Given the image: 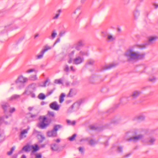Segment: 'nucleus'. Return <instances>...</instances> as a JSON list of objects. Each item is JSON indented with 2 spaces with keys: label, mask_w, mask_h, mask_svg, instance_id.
I'll use <instances>...</instances> for the list:
<instances>
[{
  "label": "nucleus",
  "mask_w": 158,
  "mask_h": 158,
  "mask_svg": "<svg viewBox=\"0 0 158 158\" xmlns=\"http://www.w3.org/2000/svg\"><path fill=\"white\" fill-rule=\"evenodd\" d=\"M138 118L139 119L143 120L144 119V118L143 116H139L138 117Z\"/></svg>",
  "instance_id": "nucleus-53"
},
{
  "label": "nucleus",
  "mask_w": 158,
  "mask_h": 158,
  "mask_svg": "<svg viewBox=\"0 0 158 158\" xmlns=\"http://www.w3.org/2000/svg\"><path fill=\"white\" fill-rule=\"evenodd\" d=\"M76 122L75 121H71V124L73 125H74L75 124Z\"/></svg>",
  "instance_id": "nucleus-59"
},
{
  "label": "nucleus",
  "mask_w": 158,
  "mask_h": 158,
  "mask_svg": "<svg viewBox=\"0 0 158 158\" xmlns=\"http://www.w3.org/2000/svg\"><path fill=\"white\" fill-rule=\"evenodd\" d=\"M30 79L33 81H35L37 79V77L36 75H33L29 77Z\"/></svg>",
  "instance_id": "nucleus-35"
},
{
  "label": "nucleus",
  "mask_w": 158,
  "mask_h": 158,
  "mask_svg": "<svg viewBox=\"0 0 158 158\" xmlns=\"http://www.w3.org/2000/svg\"><path fill=\"white\" fill-rule=\"evenodd\" d=\"M15 110V108L13 107L10 110V113H12L14 112Z\"/></svg>",
  "instance_id": "nucleus-50"
},
{
  "label": "nucleus",
  "mask_w": 158,
  "mask_h": 158,
  "mask_svg": "<svg viewBox=\"0 0 158 158\" xmlns=\"http://www.w3.org/2000/svg\"><path fill=\"white\" fill-rule=\"evenodd\" d=\"M36 84L35 83H33L30 84L26 88L25 91L23 93V94L30 95L35 90Z\"/></svg>",
  "instance_id": "nucleus-4"
},
{
  "label": "nucleus",
  "mask_w": 158,
  "mask_h": 158,
  "mask_svg": "<svg viewBox=\"0 0 158 158\" xmlns=\"http://www.w3.org/2000/svg\"><path fill=\"white\" fill-rule=\"evenodd\" d=\"M15 147L14 146L12 147L10 151L9 152H7V154L9 156L11 155L12 154L13 152L15 150Z\"/></svg>",
  "instance_id": "nucleus-34"
},
{
  "label": "nucleus",
  "mask_w": 158,
  "mask_h": 158,
  "mask_svg": "<svg viewBox=\"0 0 158 158\" xmlns=\"http://www.w3.org/2000/svg\"><path fill=\"white\" fill-rule=\"evenodd\" d=\"M31 148L33 149L32 152H36L39 149L38 146V145L36 144H35V146H32Z\"/></svg>",
  "instance_id": "nucleus-28"
},
{
  "label": "nucleus",
  "mask_w": 158,
  "mask_h": 158,
  "mask_svg": "<svg viewBox=\"0 0 158 158\" xmlns=\"http://www.w3.org/2000/svg\"><path fill=\"white\" fill-rule=\"evenodd\" d=\"M51 47L50 46H47L45 47V48L43 49L42 51H44V52H45L46 51H47L48 50L50 49L51 48Z\"/></svg>",
  "instance_id": "nucleus-39"
},
{
  "label": "nucleus",
  "mask_w": 158,
  "mask_h": 158,
  "mask_svg": "<svg viewBox=\"0 0 158 158\" xmlns=\"http://www.w3.org/2000/svg\"><path fill=\"white\" fill-rule=\"evenodd\" d=\"M33 109V107H29L28 108V110L29 111H31Z\"/></svg>",
  "instance_id": "nucleus-63"
},
{
  "label": "nucleus",
  "mask_w": 158,
  "mask_h": 158,
  "mask_svg": "<svg viewBox=\"0 0 158 158\" xmlns=\"http://www.w3.org/2000/svg\"><path fill=\"white\" fill-rule=\"evenodd\" d=\"M158 37L157 36L150 37L149 39L148 44H151L154 43L157 39Z\"/></svg>",
  "instance_id": "nucleus-15"
},
{
  "label": "nucleus",
  "mask_w": 158,
  "mask_h": 158,
  "mask_svg": "<svg viewBox=\"0 0 158 158\" xmlns=\"http://www.w3.org/2000/svg\"><path fill=\"white\" fill-rule=\"evenodd\" d=\"M62 127V126L61 125H54L53 130L56 132H57V131L58 130V129Z\"/></svg>",
  "instance_id": "nucleus-23"
},
{
  "label": "nucleus",
  "mask_w": 158,
  "mask_h": 158,
  "mask_svg": "<svg viewBox=\"0 0 158 158\" xmlns=\"http://www.w3.org/2000/svg\"><path fill=\"white\" fill-rule=\"evenodd\" d=\"M70 69H71L72 71H75V69L73 68V66H71V67H70Z\"/></svg>",
  "instance_id": "nucleus-60"
},
{
  "label": "nucleus",
  "mask_w": 158,
  "mask_h": 158,
  "mask_svg": "<svg viewBox=\"0 0 158 158\" xmlns=\"http://www.w3.org/2000/svg\"><path fill=\"white\" fill-rule=\"evenodd\" d=\"M51 148L52 151H57L59 149V146L58 144L53 143L51 145Z\"/></svg>",
  "instance_id": "nucleus-17"
},
{
  "label": "nucleus",
  "mask_w": 158,
  "mask_h": 158,
  "mask_svg": "<svg viewBox=\"0 0 158 158\" xmlns=\"http://www.w3.org/2000/svg\"><path fill=\"white\" fill-rule=\"evenodd\" d=\"M28 80V79L27 78L24 77L22 76L19 77L15 81L18 88L19 89H21L23 88L24 86L23 83L27 82Z\"/></svg>",
  "instance_id": "nucleus-3"
},
{
  "label": "nucleus",
  "mask_w": 158,
  "mask_h": 158,
  "mask_svg": "<svg viewBox=\"0 0 158 158\" xmlns=\"http://www.w3.org/2000/svg\"><path fill=\"white\" fill-rule=\"evenodd\" d=\"M35 158H42V155L41 154H35Z\"/></svg>",
  "instance_id": "nucleus-45"
},
{
  "label": "nucleus",
  "mask_w": 158,
  "mask_h": 158,
  "mask_svg": "<svg viewBox=\"0 0 158 158\" xmlns=\"http://www.w3.org/2000/svg\"><path fill=\"white\" fill-rule=\"evenodd\" d=\"M77 135L76 134H74L72 136L70 137L69 138V139L70 141H73L75 137Z\"/></svg>",
  "instance_id": "nucleus-38"
},
{
  "label": "nucleus",
  "mask_w": 158,
  "mask_h": 158,
  "mask_svg": "<svg viewBox=\"0 0 158 158\" xmlns=\"http://www.w3.org/2000/svg\"><path fill=\"white\" fill-rule=\"evenodd\" d=\"M107 38L110 41H112L114 40V38L111 35H108Z\"/></svg>",
  "instance_id": "nucleus-41"
},
{
  "label": "nucleus",
  "mask_w": 158,
  "mask_h": 158,
  "mask_svg": "<svg viewBox=\"0 0 158 158\" xmlns=\"http://www.w3.org/2000/svg\"><path fill=\"white\" fill-rule=\"evenodd\" d=\"M89 138H86V140L88 141L89 143L91 146H93L97 143V142L95 140L91 139L89 140Z\"/></svg>",
  "instance_id": "nucleus-18"
},
{
  "label": "nucleus",
  "mask_w": 158,
  "mask_h": 158,
  "mask_svg": "<svg viewBox=\"0 0 158 158\" xmlns=\"http://www.w3.org/2000/svg\"><path fill=\"white\" fill-rule=\"evenodd\" d=\"M137 134V132L135 131L134 135L128 139L127 140L128 141H133L134 142H136L143 138V135H142L140 134L136 136Z\"/></svg>",
  "instance_id": "nucleus-6"
},
{
  "label": "nucleus",
  "mask_w": 158,
  "mask_h": 158,
  "mask_svg": "<svg viewBox=\"0 0 158 158\" xmlns=\"http://www.w3.org/2000/svg\"><path fill=\"white\" fill-rule=\"evenodd\" d=\"M75 53V51H73L71 52L69 54V57H73Z\"/></svg>",
  "instance_id": "nucleus-43"
},
{
  "label": "nucleus",
  "mask_w": 158,
  "mask_h": 158,
  "mask_svg": "<svg viewBox=\"0 0 158 158\" xmlns=\"http://www.w3.org/2000/svg\"><path fill=\"white\" fill-rule=\"evenodd\" d=\"M20 96L17 94H14L10 98V100H12L14 99L19 98Z\"/></svg>",
  "instance_id": "nucleus-30"
},
{
  "label": "nucleus",
  "mask_w": 158,
  "mask_h": 158,
  "mask_svg": "<svg viewBox=\"0 0 158 158\" xmlns=\"http://www.w3.org/2000/svg\"><path fill=\"white\" fill-rule=\"evenodd\" d=\"M40 122L38 124V127L42 129L46 128L51 123L52 119L51 118H47L45 116H40L39 118Z\"/></svg>",
  "instance_id": "nucleus-2"
},
{
  "label": "nucleus",
  "mask_w": 158,
  "mask_h": 158,
  "mask_svg": "<svg viewBox=\"0 0 158 158\" xmlns=\"http://www.w3.org/2000/svg\"><path fill=\"white\" fill-rule=\"evenodd\" d=\"M82 8L81 6H79L77 7L76 10H75L72 14V16L73 17H74V15H76L77 13L76 18L77 19L81 14V9Z\"/></svg>",
  "instance_id": "nucleus-9"
},
{
  "label": "nucleus",
  "mask_w": 158,
  "mask_h": 158,
  "mask_svg": "<svg viewBox=\"0 0 158 158\" xmlns=\"http://www.w3.org/2000/svg\"><path fill=\"white\" fill-rule=\"evenodd\" d=\"M155 139L153 138H151L148 140L146 141V142L149 144L152 145L154 144Z\"/></svg>",
  "instance_id": "nucleus-25"
},
{
  "label": "nucleus",
  "mask_w": 158,
  "mask_h": 158,
  "mask_svg": "<svg viewBox=\"0 0 158 158\" xmlns=\"http://www.w3.org/2000/svg\"><path fill=\"white\" fill-rule=\"evenodd\" d=\"M21 158H26V157L25 155L23 154L22 155Z\"/></svg>",
  "instance_id": "nucleus-64"
},
{
  "label": "nucleus",
  "mask_w": 158,
  "mask_h": 158,
  "mask_svg": "<svg viewBox=\"0 0 158 158\" xmlns=\"http://www.w3.org/2000/svg\"><path fill=\"white\" fill-rule=\"evenodd\" d=\"M134 17L137 19L139 15V11L137 10H135L133 12Z\"/></svg>",
  "instance_id": "nucleus-29"
},
{
  "label": "nucleus",
  "mask_w": 158,
  "mask_h": 158,
  "mask_svg": "<svg viewBox=\"0 0 158 158\" xmlns=\"http://www.w3.org/2000/svg\"><path fill=\"white\" fill-rule=\"evenodd\" d=\"M3 120V118L2 117L0 116V126L2 124Z\"/></svg>",
  "instance_id": "nucleus-52"
},
{
  "label": "nucleus",
  "mask_w": 158,
  "mask_h": 158,
  "mask_svg": "<svg viewBox=\"0 0 158 158\" xmlns=\"http://www.w3.org/2000/svg\"><path fill=\"white\" fill-rule=\"evenodd\" d=\"M28 129H25L21 132L19 135V138L20 140H21L26 137V134L28 133Z\"/></svg>",
  "instance_id": "nucleus-10"
},
{
  "label": "nucleus",
  "mask_w": 158,
  "mask_h": 158,
  "mask_svg": "<svg viewBox=\"0 0 158 158\" xmlns=\"http://www.w3.org/2000/svg\"><path fill=\"white\" fill-rule=\"evenodd\" d=\"M57 35V33L56 30H54L52 31L51 36L49 37L50 39H54Z\"/></svg>",
  "instance_id": "nucleus-22"
},
{
  "label": "nucleus",
  "mask_w": 158,
  "mask_h": 158,
  "mask_svg": "<svg viewBox=\"0 0 158 158\" xmlns=\"http://www.w3.org/2000/svg\"><path fill=\"white\" fill-rule=\"evenodd\" d=\"M30 94L31 95V96L32 97L34 98L35 97V95L33 93H32L31 94Z\"/></svg>",
  "instance_id": "nucleus-62"
},
{
  "label": "nucleus",
  "mask_w": 158,
  "mask_h": 158,
  "mask_svg": "<svg viewBox=\"0 0 158 158\" xmlns=\"http://www.w3.org/2000/svg\"><path fill=\"white\" fill-rule=\"evenodd\" d=\"M156 80V78L154 77H153L152 78H150L149 79V80L150 81H153V80Z\"/></svg>",
  "instance_id": "nucleus-58"
},
{
  "label": "nucleus",
  "mask_w": 158,
  "mask_h": 158,
  "mask_svg": "<svg viewBox=\"0 0 158 158\" xmlns=\"http://www.w3.org/2000/svg\"><path fill=\"white\" fill-rule=\"evenodd\" d=\"M131 155V153H128L124 155V156L123 157L124 158H126L129 157Z\"/></svg>",
  "instance_id": "nucleus-47"
},
{
  "label": "nucleus",
  "mask_w": 158,
  "mask_h": 158,
  "mask_svg": "<svg viewBox=\"0 0 158 158\" xmlns=\"http://www.w3.org/2000/svg\"><path fill=\"white\" fill-rule=\"evenodd\" d=\"M79 150L80 152H81V153H83L84 151L83 150V149L81 147H80L79 148Z\"/></svg>",
  "instance_id": "nucleus-54"
},
{
  "label": "nucleus",
  "mask_w": 158,
  "mask_h": 158,
  "mask_svg": "<svg viewBox=\"0 0 158 158\" xmlns=\"http://www.w3.org/2000/svg\"><path fill=\"white\" fill-rule=\"evenodd\" d=\"M45 96L43 93H40L38 96V98L41 99H44L45 98Z\"/></svg>",
  "instance_id": "nucleus-36"
},
{
  "label": "nucleus",
  "mask_w": 158,
  "mask_h": 158,
  "mask_svg": "<svg viewBox=\"0 0 158 158\" xmlns=\"http://www.w3.org/2000/svg\"><path fill=\"white\" fill-rule=\"evenodd\" d=\"M65 95L64 93H62L60 98V103L64 101V98Z\"/></svg>",
  "instance_id": "nucleus-31"
},
{
  "label": "nucleus",
  "mask_w": 158,
  "mask_h": 158,
  "mask_svg": "<svg viewBox=\"0 0 158 158\" xmlns=\"http://www.w3.org/2000/svg\"><path fill=\"white\" fill-rule=\"evenodd\" d=\"M60 38H57L54 43L53 47L57 43L59 42L60 41Z\"/></svg>",
  "instance_id": "nucleus-48"
},
{
  "label": "nucleus",
  "mask_w": 158,
  "mask_h": 158,
  "mask_svg": "<svg viewBox=\"0 0 158 158\" xmlns=\"http://www.w3.org/2000/svg\"><path fill=\"white\" fill-rule=\"evenodd\" d=\"M69 70V67L68 65H66L64 69V70L66 72H68Z\"/></svg>",
  "instance_id": "nucleus-44"
},
{
  "label": "nucleus",
  "mask_w": 158,
  "mask_h": 158,
  "mask_svg": "<svg viewBox=\"0 0 158 158\" xmlns=\"http://www.w3.org/2000/svg\"><path fill=\"white\" fill-rule=\"evenodd\" d=\"M50 107L52 109L57 110L59 109V106L56 102H53L50 104Z\"/></svg>",
  "instance_id": "nucleus-11"
},
{
  "label": "nucleus",
  "mask_w": 158,
  "mask_h": 158,
  "mask_svg": "<svg viewBox=\"0 0 158 158\" xmlns=\"http://www.w3.org/2000/svg\"><path fill=\"white\" fill-rule=\"evenodd\" d=\"M73 61V59L71 57H69V59L68 61V63H71Z\"/></svg>",
  "instance_id": "nucleus-55"
},
{
  "label": "nucleus",
  "mask_w": 158,
  "mask_h": 158,
  "mask_svg": "<svg viewBox=\"0 0 158 158\" xmlns=\"http://www.w3.org/2000/svg\"><path fill=\"white\" fill-rule=\"evenodd\" d=\"M85 44L83 40H80L73 45V48L77 50H79L80 49V48L84 46Z\"/></svg>",
  "instance_id": "nucleus-7"
},
{
  "label": "nucleus",
  "mask_w": 158,
  "mask_h": 158,
  "mask_svg": "<svg viewBox=\"0 0 158 158\" xmlns=\"http://www.w3.org/2000/svg\"><path fill=\"white\" fill-rule=\"evenodd\" d=\"M30 146L29 145H27L23 147V150L25 152H28L30 151Z\"/></svg>",
  "instance_id": "nucleus-24"
},
{
  "label": "nucleus",
  "mask_w": 158,
  "mask_h": 158,
  "mask_svg": "<svg viewBox=\"0 0 158 158\" xmlns=\"http://www.w3.org/2000/svg\"><path fill=\"white\" fill-rule=\"evenodd\" d=\"M54 141L55 142H56L57 143H59V142H60V139H54Z\"/></svg>",
  "instance_id": "nucleus-57"
},
{
  "label": "nucleus",
  "mask_w": 158,
  "mask_h": 158,
  "mask_svg": "<svg viewBox=\"0 0 158 158\" xmlns=\"http://www.w3.org/2000/svg\"><path fill=\"white\" fill-rule=\"evenodd\" d=\"M117 151L119 152H121L123 151V148L121 146L118 147L117 148Z\"/></svg>",
  "instance_id": "nucleus-42"
},
{
  "label": "nucleus",
  "mask_w": 158,
  "mask_h": 158,
  "mask_svg": "<svg viewBox=\"0 0 158 158\" xmlns=\"http://www.w3.org/2000/svg\"><path fill=\"white\" fill-rule=\"evenodd\" d=\"M84 61L83 57L81 56H77L73 59V64L77 65L81 64Z\"/></svg>",
  "instance_id": "nucleus-8"
},
{
  "label": "nucleus",
  "mask_w": 158,
  "mask_h": 158,
  "mask_svg": "<svg viewBox=\"0 0 158 158\" xmlns=\"http://www.w3.org/2000/svg\"><path fill=\"white\" fill-rule=\"evenodd\" d=\"M145 55V53H141L138 51H135L132 48L127 49L125 53L127 60L129 61L143 59L144 58Z\"/></svg>",
  "instance_id": "nucleus-1"
},
{
  "label": "nucleus",
  "mask_w": 158,
  "mask_h": 158,
  "mask_svg": "<svg viewBox=\"0 0 158 158\" xmlns=\"http://www.w3.org/2000/svg\"><path fill=\"white\" fill-rule=\"evenodd\" d=\"M94 60L92 59H90L88 60L87 62V64L92 65L94 64Z\"/></svg>",
  "instance_id": "nucleus-32"
},
{
  "label": "nucleus",
  "mask_w": 158,
  "mask_h": 158,
  "mask_svg": "<svg viewBox=\"0 0 158 158\" xmlns=\"http://www.w3.org/2000/svg\"><path fill=\"white\" fill-rule=\"evenodd\" d=\"M61 10L60 9H59L58 10L57 12V13L56 14L54 15L52 17V19H57L59 17V16L60 14V13L61 12Z\"/></svg>",
  "instance_id": "nucleus-21"
},
{
  "label": "nucleus",
  "mask_w": 158,
  "mask_h": 158,
  "mask_svg": "<svg viewBox=\"0 0 158 158\" xmlns=\"http://www.w3.org/2000/svg\"><path fill=\"white\" fill-rule=\"evenodd\" d=\"M48 82V79H47L45 81H44V86H46L47 84V83Z\"/></svg>",
  "instance_id": "nucleus-56"
},
{
  "label": "nucleus",
  "mask_w": 158,
  "mask_h": 158,
  "mask_svg": "<svg viewBox=\"0 0 158 158\" xmlns=\"http://www.w3.org/2000/svg\"><path fill=\"white\" fill-rule=\"evenodd\" d=\"M79 54L81 56H89L88 52L86 51H81L79 52Z\"/></svg>",
  "instance_id": "nucleus-27"
},
{
  "label": "nucleus",
  "mask_w": 158,
  "mask_h": 158,
  "mask_svg": "<svg viewBox=\"0 0 158 158\" xmlns=\"http://www.w3.org/2000/svg\"><path fill=\"white\" fill-rule=\"evenodd\" d=\"M44 51L42 50L41 51L40 54H38L36 56L35 59L36 60H38L42 59L43 58V55L44 53Z\"/></svg>",
  "instance_id": "nucleus-20"
},
{
  "label": "nucleus",
  "mask_w": 158,
  "mask_h": 158,
  "mask_svg": "<svg viewBox=\"0 0 158 158\" xmlns=\"http://www.w3.org/2000/svg\"><path fill=\"white\" fill-rule=\"evenodd\" d=\"M55 88H53L51 90L48 91V92L47 95V96H49V95L53 93V92L55 90Z\"/></svg>",
  "instance_id": "nucleus-40"
},
{
  "label": "nucleus",
  "mask_w": 158,
  "mask_h": 158,
  "mask_svg": "<svg viewBox=\"0 0 158 158\" xmlns=\"http://www.w3.org/2000/svg\"><path fill=\"white\" fill-rule=\"evenodd\" d=\"M90 127L91 129L92 130H96L97 129V127L94 126H90Z\"/></svg>",
  "instance_id": "nucleus-49"
},
{
  "label": "nucleus",
  "mask_w": 158,
  "mask_h": 158,
  "mask_svg": "<svg viewBox=\"0 0 158 158\" xmlns=\"http://www.w3.org/2000/svg\"><path fill=\"white\" fill-rule=\"evenodd\" d=\"M81 102L78 101L74 103L71 106L69 109L68 111L69 112H72L77 110L79 108Z\"/></svg>",
  "instance_id": "nucleus-5"
},
{
  "label": "nucleus",
  "mask_w": 158,
  "mask_h": 158,
  "mask_svg": "<svg viewBox=\"0 0 158 158\" xmlns=\"http://www.w3.org/2000/svg\"><path fill=\"white\" fill-rule=\"evenodd\" d=\"M47 135L49 137H56L57 135V132L54 131L53 130L48 131Z\"/></svg>",
  "instance_id": "nucleus-16"
},
{
  "label": "nucleus",
  "mask_w": 158,
  "mask_h": 158,
  "mask_svg": "<svg viewBox=\"0 0 158 158\" xmlns=\"http://www.w3.org/2000/svg\"><path fill=\"white\" fill-rule=\"evenodd\" d=\"M77 93V90L75 89H71L67 95L68 97H71L75 95Z\"/></svg>",
  "instance_id": "nucleus-14"
},
{
  "label": "nucleus",
  "mask_w": 158,
  "mask_h": 158,
  "mask_svg": "<svg viewBox=\"0 0 158 158\" xmlns=\"http://www.w3.org/2000/svg\"><path fill=\"white\" fill-rule=\"evenodd\" d=\"M37 137L39 139H41L39 141V142L40 143H42L43 140L45 139V137L41 135H38Z\"/></svg>",
  "instance_id": "nucleus-26"
},
{
  "label": "nucleus",
  "mask_w": 158,
  "mask_h": 158,
  "mask_svg": "<svg viewBox=\"0 0 158 158\" xmlns=\"http://www.w3.org/2000/svg\"><path fill=\"white\" fill-rule=\"evenodd\" d=\"M35 71V69H29L27 70L26 72L27 73H29L33 72H34Z\"/></svg>",
  "instance_id": "nucleus-46"
},
{
  "label": "nucleus",
  "mask_w": 158,
  "mask_h": 158,
  "mask_svg": "<svg viewBox=\"0 0 158 158\" xmlns=\"http://www.w3.org/2000/svg\"><path fill=\"white\" fill-rule=\"evenodd\" d=\"M55 83L57 84H63V83L62 80L61 79L55 80Z\"/></svg>",
  "instance_id": "nucleus-37"
},
{
  "label": "nucleus",
  "mask_w": 158,
  "mask_h": 158,
  "mask_svg": "<svg viewBox=\"0 0 158 158\" xmlns=\"http://www.w3.org/2000/svg\"><path fill=\"white\" fill-rule=\"evenodd\" d=\"M2 107L4 112H6L9 109L10 105L8 103H5L2 105Z\"/></svg>",
  "instance_id": "nucleus-19"
},
{
  "label": "nucleus",
  "mask_w": 158,
  "mask_h": 158,
  "mask_svg": "<svg viewBox=\"0 0 158 158\" xmlns=\"http://www.w3.org/2000/svg\"><path fill=\"white\" fill-rule=\"evenodd\" d=\"M48 114L49 117H51L53 118L55 117V114L53 111H48Z\"/></svg>",
  "instance_id": "nucleus-33"
},
{
  "label": "nucleus",
  "mask_w": 158,
  "mask_h": 158,
  "mask_svg": "<svg viewBox=\"0 0 158 158\" xmlns=\"http://www.w3.org/2000/svg\"><path fill=\"white\" fill-rule=\"evenodd\" d=\"M65 33V31H61L59 33V35L60 36H62L63 35H64Z\"/></svg>",
  "instance_id": "nucleus-51"
},
{
  "label": "nucleus",
  "mask_w": 158,
  "mask_h": 158,
  "mask_svg": "<svg viewBox=\"0 0 158 158\" xmlns=\"http://www.w3.org/2000/svg\"><path fill=\"white\" fill-rule=\"evenodd\" d=\"M141 93V92L140 91L136 90L132 93L131 96L132 97L133 99H135Z\"/></svg>",
  "instance_id": "nucleus-12"
},
{
  "label": "nucleus",
  "mask_w": 158,
  "mask_h": 158,
  "mask_svg": "<svg viewBox=\"0 0 158 158\" xmlns=\"http://www.w3.org/2000/svg\"><path fill=\"white\" fill-rule=\"evenodd\" d=\"M116 65L114 63H112L108 64L105 65L102 68L103 70L110 69L111 68L115 67Z\"/></svg>",
  "instance_id": "nucleus-13"
},
{
  "label": "nucleus",
  "mask_w": 158,
  "mask_h": 158,
  "mask_svg": "<svg viewBox=\"0 0 158 158\" xmlns=\"http://www.w3.org/2000/svg\"><path fill=\"white\" fill-rule=\"evenodd\" d=\"M67 122L68 124H71V121L69 120H67Z\"/></svg>",
  "instance_id": "nucleus-61"
}]
</instances>
